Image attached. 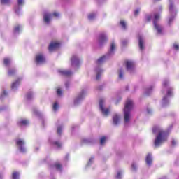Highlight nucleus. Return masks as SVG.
I'll return each instance as SVG.
<instances>
[{"label": "nucleus", "mask_w": 179, "mask_h": 179, "mask_svg": "<svg viewBox=\"0 0 179 179\" xmlns=\"http://www.w3.org/2000/svg\"><path fill=\"white\" fill-rule=\"evenodd\" d=\"M114 50H115V43H112L110 45V54L113 52V51H114Z\"/></svg>", "instance_id": "nucleus-22"}, {"label": "nucleus", "mask_w": 179, "mask_h": 179, "mask_svg": "<svg viewBox=\"0 0 179 179\" xmlns=\"http://www.w3.org/2000/svg\"><path fill=\"white\" fill-rule=\"evenodd\" d=\"M16 143L17 146H19V149L20 152H22V153H24V152H26V149L23 148V145H24V141L22 139H17L16 140Z\"/></svg>", "instance_id": "nucleus-6"}, {"label": "nucleus", "mask_w": 179, "mask_h": 179, "mask_svg": "<svg viewBox=\"0 0 179 179\" xmlns=\"http://www.w3.org/2000/svg\"><path fill=\"white\" fill-rule=\"evenodd\" d=\"M121 176H122L121 172H118L117 175L116 176V178L117 179L121 178Z\"/></svg>", "instance_id": "nucleus-40"}, {"label": "nucleus", "mask_w": 179, "mask_h": 179, "mask_svg": "<svg viewBox=\"0 0 179 179\" xmlns=\"http://www.w3.org/2000/svg\"><path fill=\"white\" fill-rule=\"evenodd\" d=\"M166 103H167V96H164L162 99L163 107H164L166 106Z\"/></svg>", "instance_id": "nucleus-24"}, {"label": "nucleus", "mask_w": 179, "mask_h": 179, "mask_svg": "<svg viewBox=\"0 0 179 179\" xmlns=\"http://www.w3.org/2000/svg\"><path fill=\"white\" fill-rule=\"evenodd\" d=\"M57 93L58 96H61L62 94V92L61 91V89H57Z\"/></svg>", "instance_id": "nucleus-35"}, {"label": "nucleus", "mask_w": 179, "mask_h": 179, "mask_svg": "<svg viewBox=\"0 0 179 179\" xmlns=\"http://www.w3.org/2000/svg\"><path fill=\"white\" fill-rule=\"evenodd\" d=\"M94 17H96L95 14H90V15H88V19L90 20H93V19H94Z\"/></svg>", "instance_id": "nucleus-25"}, {"label": "nucleus", "mask_w": 179, "mask_h": 179, "mask_svg": "<svg viewBox=\"0 0 179 179\" xmlns=\"http://www.w3.org/2000/svg\"><path fill=\"white\" fill-rule=\"evenodd\" d=\"M146 164L148 166H150L152 164V155L148 154L146 157Z\"/></svg>", "instance_id": "nucleus-13"}, {"label": "nucleus", "mask_w": 179, "mask_h": 179, "mask_svg": "<svg viewBox=\"0 0 179 179\" xmlns=\"http://www.w3.org/2000/svg\"><path fill=\"white\" fill-rule=\"evenodd\" d=\"M62 131V129L61 127L57 128V134H59V135H61Z\"/></svg>", "instance_id": "nucleus-39"}, {"label": "nucleus", "mask_w": 179, "mask_h": 179, "mask_svg": "<svg viewBox=\"0 0 179 179\" xmlns=\"http://www.w3.org/2000/svg\"><path fill=\"white\" fill-rule=\"evenodd\" d=\"M139 14V9H137V10H135V12H134V15H138Z\"/></svg>", "instance_id": "nucleus-43"}, {"label": "nucleus", "mask_w": 179, "mask_h": 179, "mask_svg": "<svg viewBox=\"0 0 179 179\" xmlns=\"http://www.w3.org/2000/svg\"><path fill=\"white\" fill-rule=\"evenodd\" d=\"M32 96H33V94H31V93L28 94L27 95V99L28 100H30V99H31Z\"/></svg>", "instance_id": "nucleus-37"}, {"label": "nucleus", "mask_w": 179, "mask_h": 179, "mask_svg": "<svg viewBox=\"0 0 179 179\" xmlns=\"http://www.w3.org/2000/svg\"><path fill=\"white\" fill-rule=\"evenodd\" d=\"M27 124H29V121L24 120V119H22L19 122H18V125H20V127L23 126V125H27Z\"/></svg>", "instance_id": "nucleus-14"}, {"label": "nucleus", "mask_w": 179, "mask_h": 179, "mask_svg": "<svg viewBox=\"0 0 179 179\" xmlns=\"http://www.w3.org/2000/svg\"><path fill=\"white\" fill-rule=\"evenodd\" d=\"M13 72H15V71H13V70H10V71H8V74H9V75H12V73H13Z\"/></svg>", "instance_id": "nucleus-45"}, {"label": "nucleus", "mask_w": 179, "mask_h": 179, "mask_svg": "<svg viewBox=\"0 0 179 179\" xmlns=\"http://www.w3.org/2000/svg\"><path fill=\"white\" fill-rule=\"evenodd\" d=\"M131 169L134 171H135V170H136V165L135 164H133L131 165Z\"/></svg>", "instance_id": "nucleus-38"}, {"label": "nucleus", "mask_w": 179, "mask_h": 179, "mask_svg": "<svg viewBox=\"0 0 179 179\" xmlns=\"http://www.w3.org/2000/svg\"><path fill=\"white\" fill-rule=\"evenodd\" d=\"M53 110H54V111H57V110H58V103H54Z\"/></svg>", "instance_id": "nucleus-32"}, {"label": "nucleus", "mask_w": 179, "mask_h": 179, "mask_svg": "<svg viewBox=\"0 0 179 179\" xmlns=\"http://www.w3.org/2000/svg\"><path fill=\"white\" fill-rule=\"evenodd\" d=\"M13 179H19V173L17 172L13 173Z\"/></svg>", "instance_id": "nucleus-20"}, {"label": "nucleus", "mask_w": 179, "mask_h": 179, "mask_svg": "<svg viewBox=\"0 0 179 179\" xmlns=\"http://www.w3.org/2000/svg\"><path fill=\"white\" fill-rule=\"evenodd\" d=\"M10 1V0H1L2 5H7V3H9Z\"/></svg>", "instance_id": "nucleus-26"}, {"label": "nucleus", "mask_w": 179, "mask_h": 179, "mask_svg": "<svg viewBox=\"0 0 179 179\" xmlns=\"http://www.w3.org/2000/svg\"><path fill=\"white\" fill-rule=\"evenodd\" d=\"M173 48H174L175 50H178L179 45H177V44H174V45H173Z\"/></svg>", "instance_id": "nucleus-41"}, {"label": "nucleus", "mask_w": 179, "mask_h": 179, "mask_svg": "<svg viewBox=\"0 0 179 179\" xmlns=\"http://www.w3.org/2000/svg\"><path fill=\"white\" fill-rule=\"evenodd\" d=\"M163 86H164V87H166V86H167V81H164V82L163 83Z\"/></svg>", "instance_id": "nucleus-46"}, {"label": "nucleus", "mask_w": 179, "mask_h": 179, "mask_svg": "<svg viewBox=\"0 0 179 179\" xmlns=\"http://www.w3.org/2000/svg\"><path fill=\"white\" fill-rule=\"evenodd\" d=\"M80 60L76 56H73L71 57V65L72 66H78L80 64Z\"/></svg>", "instance_id": "nucleus-8"}, {"label": "nucleus", "mask_w": 179, "mask_h": 179, "mask_svg": "<svg viewBox=\"0 0 179 179\" xmlns=\"http://www.w3.org/2000/svg\"><path fill=\"white\" fill-rule=\"evenodd\" d=\"M120 117L118 115H115L113 116V124L115 125H117V124L120 123Z\"/></svg>", "instance_id": "nucleus-12"}, {"label": "nucleus", "mask_w": 179, "mask_h": 179, "mask_svg": "<svg viewBox=\"0 0 179 179\" xmlns=\"http://www.w3.org/2000/svg\"><path fill=\"white\" fill-rule=\"evenodd\" d=\"M106 141H107V137L101 138V140H100L101 145H104V142H106Z\"/></svg>", "instance_id": "nucleus-23"}, {"label": "nucleus", "mask_w": 179, "mask_h": 179, "mask_svg": "<svg viewBox=\"0 0 179 179\" xmlns=\"http://www.w3.org/2000/svg\"><path fill=\"white\" fill-rule=\"evenodd\" d=\"M19 82H20V80L13 83L11 86L12 89H16L19 86Z\"/></svg>", "instance_id": "nucleus-19"}, {"label": "nucleus", "mask_w": 179, "mask_h": 179, "mask_svg": "<svg viewBox=\"0 0 179 179\" xmlns=\"http://www.w3.org/2000/svg\"><path fill=\"white\" fill-rule=\"evenodd\" d=\"M158 19H160V15L159 14H155L154 16V26L156 30H157V32L160 34H162V31H163V28L157 24V22Z\"/></svg>", "instance_id": "nucleus-3"}, {"label": "nucleus", "mask_w": 179, "mask_h": 179, "mask_svg": "<svg viewBox=\"0 0 179 179\" xmlns=\"http://www.w3.org/2000/svg\"><path fill=\"white\" fill-rule=\"evenodd\" d=\"M120 24H121L122 29H126L127 24H125V22H124V21H122V20L120 21Z\"/></svg>", "instance_id": "nucleus-31"}, {"label": "nucleus", "mask_w": 179, "mask_h": 179, "mask_svg": "<svg viewBox=\"0 0 179 179\" xmlns=\"http://www.w3.org/2000/svg\"><path fill=\"white\" fill-rule=\"evenodd\" d=\"M176 141L175 140L172 141V145H176Z\"/></svg>", "instance_id": "nucleus-48"}, {"label": "nucleus", "mask_w": 179, "mask_h": 179, "mask_svg": "<svg viewBox=\"0 0 179 179\" xmlns=\"http://www.w3.org/2000/svg\"><path fill=\"white\" fill-rule=\"evenodd\" d=\"M36 64H44L45 62V57L41 54L36 55Z\"/></svg>", "instance_id": "nucleus-7"}, {"label": "nucleus", "mask_w": 179, "mask_h": 179, "mask_svg": "<svg viewBox=\"0 0 179 179\" xmlns=\"http://www.w3.org/2000/svg\"><path fill=\"white\" fill-rule=\"evenodd\" d=\"M20 31V26H17L14 29V33H19Z\"/></svg>", "instance_id": "nucleus-29"}, {"label": "nucleus", "mask_w": 179, "mask_h": 179, "mask_svg": "<svg viewBox=\"0 0 179 179\" xmlns=\"http://www.w3.org/2000/svg\"><path fill=\"white\" fill-rule=\"evenodd\" d=\"M105 40H107V37H106V35L101 34L99 37V41L100 43H103Z\"/></svg>", "instance_id": "nucleus-17"}, {"label": "nucleus", "mask_w": 179, "mask_h": 179, "mask_svg": "<svg viewBox=\"0 0 179 179\" xmlns=\"http://www.w3.org/2000/svg\"><path fill=\"white\" fill-rule=\"evenodd\" d=\"M119 78L120 79H122V78H124V73L122 72V70H120Z\"/></svg>", "instance_id": "nucleus-30"}, {"label": "nucleus", "mask_w": 179, "mask_h": 179, "mask_svg": "<svg viewBox=\"0 0 179 179\" xmlns=\"http://www.w3.org/2000/svg\"><path fill=\"white\" fill-rule=\"evenodd\" d=\"M61 47V44L58 42H52L48 48L49 51H55V50H58Z\"/></svg>", "instance_id": "nucleus-5"}, {"label": "nucleus", "mask_w": 179, "mask_h": 179, "mask_svg": "<svg viewBox=\"0 0 179 179\" xmlns=\"http://www.w3.org/2000/svg\"><path fill=\"white\" fill-rule=\"evenodd\" d=\"M173 19H174V17H172V18H169V23H171V21L173 20Z\"/></svg>", "instance_id": "nucleus-47"}, {"label": "nucleus", "mask_w": 179, "mask_h": 179, "mask_svg": "<svg viewBox=\"0 0 179 179\" xmlns=\"http://www.w3.org/2000/svg\"><path fill=\"white\" fill-rule=\"evenodd\" d=\"M55 146H56L57 148H61V143L59 142H55L54 143Z\"/></svg>", "instance_id": "nucleus-34"}, {"label": "nucleus", "mask_w": 179, "mask_h": 179, "mask_svg": "<svg viewBox=\"0 0 179 179\" xmlns=\"http://www.w3.org/2000/svg\"><path fill=\"white\" fill-rule=\"evenodd\" d=\"M134 107V102L131 99H128L126 101V104L124 109V122L125 124H127V122H129V120H131V117L132 115H131V110H132Z\"/></svg>", "instance_id": "nucleus-2"}, {"label": "nucleus", "mask_w": 179, "mask_h": 179, "mask_svg": "<svg viewBox=\"0 0 179 179\" xmlns=\"http://www.w3.org/2000/svg\"><path fill=\"white\" fill-rule=\"evenodd\" d=\"M10 64V60L8 58H5L4 59V65H6V66H8V65H9Z\"/></svg>", "instance_id": "nucleus-21"}, {"label": "nucleus", "mask_w": 179, "mask_h": 179, "mask_svg": "<svg viewBox=\"0 0 179 179\" xmlns=\"http://www.w3.org/2000/svg\"><path fill=\"white\" fill-rule=\"evenodd\" d=\"M59 72H60V73H62V75H66V76H69V75H71V71H68V70H62V71H59Z\"/></svg>", "instance_id": "nucleus-16"}, {"label": "nucleus", "mask_w": 179, "mask_h": 179, "mask_svg": "<svg viewBox=\"0 0 179 179\" xmlns=\"http://www.w3.org/2000/svg\"><path fill=\"white\" fill-rule=\"evenodd\" d=\"M138 42L140 50H144L145 47L143 46V38L142 36H138Z\"/></svg>", "instance_id": "nucleus-11"}, {"label": "nucleus", "mask_w": 179, "mask_h": 179, "mask_svg": "<svg viewBox=\"0 0 179 179\" xmlns=\"http://www.w3.org/2000/svg\"><path fill=\"white\" fill-rule=\"evenodd\" d=\"M99 107H100L101 111H102V113L105 116L108 115V113H110V110H108V108H104V99H101L99 101Z\"/></svg>", "instance_id": "nucleus-4"}, {"label": "nucleus", "mask_w": 179, "mask_h": 179, "mask_svg": "<svg viewBox=\"0 0 179 179\" xmlns=\"http://www.w3.org/2000/svg\"><path fill=\"white\" fill-rule=\"evenodd\" d=\"M53 16H55V17H58L59 16V13H54Z\"/></svg>", "instance_id": "nucleus-42"}, {"label": "nucleus", "mask_w": 179, "mask_h": 179, "mask_svg": "<svg viewBox=\"0 0 179 179\" xmlns=\"http://www.w3.org/2000/svg\"><path fill=\"white\" fill-rule=\"evenodd\" d=\"M150 19H152V17H150V16H148V17H147V20H150Z\"/></svg>", "instance_id": "nucleus-49"}, {"label": "nucleus", "mask_w": 179, "mask_h": 179, "mask_svg": "<svg viewBox=\"0 0 179 179\" xmlns=\"http://www.w3.org/2000/svg\"><path fill=\"white\" fill-rule=\"evenodd\" d=\"M96 79L99 80L100 79V73L103 72V70L100 69H97L96 70Z\"/></svg>", "instance_id": "nucleus-18"}, {"label": "nucleus", "mask_w": 179, "mask_h": 179, "mask_svg": "<svg viewBox=\"0 0 179 179\" xmlns=\"http://www.w3.org/2000/svg\"><path fill=\"white\" fill-rule=\"evenodd\" d=\"M55 167L57 170H61V164H55Z\"/></svg>", "instance_id": "nucleus-33"}, {"label": "nucleus", "mask_w": 179, "mask_h": 179, "mask_svg": "<svg viewBox=\"0 0 179 179\" xmlns=\"http://www.w3.org/2000/svg\"><path fill=\"white\" fill-rule=\"evenodd\" d=\"M3 94L6 95V91H3Z\"/></svg>", "instance_id": "nucleus-50"}, {"label": "nucleus", "mask_w": 179, "mask_h": 179, "mask_svg": "<svg viewBox=\"0 0 179 179\" xmlns=\"http://www.w3.org/2000/svg\"><path fill=\"white\" fill-rule=\"evenodd\" d=\"M152 132L153 134H157L155 141V146L157 148L167 141V134H166V132H164L160 127H154Z\"/></svg>", "instance_id": "nucleus-1"}, {"label": "nucleus", "mask_w": 179, "mask_h": 179, "mask_svg": "<svg viewBox=\"0 0 179 179\" xmlns=\"http://www.w3.org/2000/svg\"><path fill=\"white\" fill-rule=\"evenodd\" d=\"M82 99H83V96H80L78 99H76L74 101L75 104H78V101H80V100H82Z\"/></svg>", "instance_id": "nucleus-28"}, {"label": "nucleus", "mask_w": 179, "mask_h": 179, "mask_svg": "<svg viewBox=\"0 0 179 179\" xmlns=\"http://www.w3.org/2000/svg\"><path fill=\"white\" fill-rule=\"evenodd\" d=\"M18 2V5H22V3H23V0H17Z\"/></svg>", "instance_id": "nucleus-44"}, {"label": "nucleus", "mask_w": 179, "mask_h": 179, "mask_svg": "<svg viewBox=\"0 0 179 179\" xmlns=\"http://www.w3.org/2000/svg\"><path fill=\"white\" fill-rule=\"evenodd\" d=\"M134 66H135V64L132 61L126 62V68L127 70L129 72H131L132 69H134Z\"/></svg>", "instance_id": "nucleus-9"}, {"label": "nucleus", "mask_w": 179, "mask_h": 179, "mask_svg": "<svg viewBox=\"0 0 179 179\" xmlns=\"http://www.w3.org/2000/svg\"><path fill=\"white\" fill-rule=\"evenodd\" d=\"M169 13L171 15H176V11H174V6L171 3L169 6Z\"/></svg>", "instance_id": "nucleus-15"}, {"label": "nucleus", "mask_w": 179, "mask_h": 179, "mask_svg": "<svg viewBox=\"0 0 179 179\" xmlns=\"http://www.w3.org/2000/svg\"><path fill=\"white\" fill-rule=\"evenodd\" d=\"M92 160H93V158L90 159V163H91Z\"/></svg>", "instance_id": "nucleus-51"}, {"label": "nucleus", "mask_w": 179, "mask_h": 179, "mask_svg": "<svg viewBox=\"0 0 179 179\" xmlns=\"http://www.w3.org/2000/svg\"><path fill=\"white\" fill-rule=\"evenodd\" d=\"M171 93H172V92H171V89H168L167 90V96H171Z\"/></svg>", "instance_id": "nucleus-36"}, {"label": "nucleus", "mask_w": 179, "mask_h": 179, "mask_svg": "<svg viewBox=\"0 0 179 179\" xmlns=\"http://www.w3.org/2000/svg\"><path fill=\"white\" fill-rule=\"evenodd\" d=\"M106 58V57H101L100 59H99L98 60H97V64H98V65L99 64H101V62H103V61H104V59Z\"/></svg>", "instance_id": "nucleus-27"}, {"label": "nucleus", "mask_w": 179, "mask_h": 179, "mask_svg": "<svg viewBox=\"0 0 179 179\" xmlns=\"http://www.w3.org/2000/svg\"><path fill=\"white\" fill-rule=\"evenodd\" d=\"M51 15L45 13L43 15L44 22H45V23H50V20H51Z\"/></svg>", "instance_id": "nucleus-10"}, {"label": "nucleus", "mask_w": 179, "mask_h": 179, "mask_svg": "<svg viewBox=\"0 0 179 179\" xmlns=\"http://www.w3.org/2000/svg\"><path fill=\"white\" fill-rule=\"evenodd\" d=\"M122 44H123V45L124 44V42H122Z\"/></svg>", "instance_id": "nucleus-52"}]
</instances>
